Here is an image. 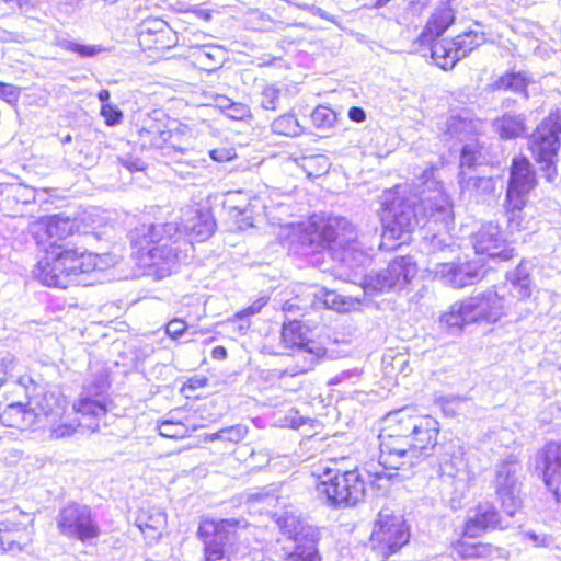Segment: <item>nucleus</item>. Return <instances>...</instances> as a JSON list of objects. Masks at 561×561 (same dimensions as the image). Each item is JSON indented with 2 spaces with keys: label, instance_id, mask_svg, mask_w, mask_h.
Here are the masks:
<instances>
[{
  "label": "nucleus",
  "instance_id": "nucleus-8",
  "mask_svg": "<svg viewBox=\"0 0 561 561\" xmlns=\"http://www.w3.org/2000/svg\"><path fill=\"white\" fill-rule=\"evenodd\" d=\"M245 526L247 523L238 518L203 519L198 535L205 543V561H237V557L231 553V545L236 529Z\"/></svg>",
  "mask_w": 561,
  "mask_h": 561
},
{
  "label": "nucleus",
  "instance_id": "nucleus-48",
  "mask_svg": "<svg viewBox=\"0 0 561 561\" xmlns=\"http://www.w3.org/2000/svg\"><path fill=\"white\" fill-rule=\"evenodd\" d=\"M480 156L477 144L471 141L463 145L460 156V171H465V168H471Z\"/></svg>",
  "mask_w": 561,
  "mask_h": 561
},
{
  "label": "nucleus",
  "instance_id": "nucleus-11",
  "mask_svg": "<svg viewBox=\"0 0 561 561\" xmlns=\"http://www.w3.org/2000/svg\"><path fill=\"white\" fill-rule=\"evenodd\" d=\"M56 523L62 536L84 543H91L101 535V529L87 505L69 503L58 513Z\"/></svg>",
  "mask_w": 561,
  "mask_h": 561
},
{
  "label": "nucleus",
  "instance_id": "nucleus-30",
  "mask_svg": "<svg viewBox=\"0 0 561 561\" xmlns=\"http://www.w3.org/2000/svg\"><path fill=\"white\" fill-rule=\"evenodd\" d=\"M168 128L162 122L146 119L138 130L139 142L142 148L157 149L162 152Z\"/></svg>",
  "mask_w": 561,
  "mask_h": 561
},
{
  "label": "nucleus",
  "instance_id": "nucleus-3",
  "mask_svg": "<svg viewBox=\"0 0 561 561\" xmlns=\"http://www.w3.org/2000/svg\"><path fill=\"white\" fill-rule=\"evenodd\" d=\"M280 228V237L291 242L314 249L328 247L333 259L351 270L369 262V255L359 247L354 226L346 218L312 219L308 226L289 222Z\"/></svg>",
  "mask_w": 561,
  "mask_h": 561
},
{
  "label": "nucleus",
  "instance_id": "nucleus-64",
  "mask_svg": "<svg viewBox=\"0 0 561 561\" xmlns=\"http://www.w3.org/2000/svg\"><path fill=\"white\" fill-rule=\"evenodd\" d=\"M211 356L215 359H225L227 357V351L224 346H216L211 352Z\"/></svg>",
  "mask_w": 561,
  "mask_h": 561
},
{
  "label": "nucleus",
  "instance_id": "nucleus-6",
  "mask_svg": "<svg viewBox=\"0 0 561 561\" xmlns=\"http://www.w3.org/2000/svg\"><path fill=\"white\" fill-rule=\"evenodd\" d=\"M313 476L318 496L330 506H352L365 496V482L357 470L342 472L320 466Z\"/></svg>",
  "mask_w": 561,
  "mask_h": 561
},
{
  "label": "nucleus",
  "instance_id": "nucleus-44",
  "mask_svg": "<svg viewBox=\"0 0 561 561\" xmlns=\"http://www.w3.org/2000/svg\"><path fill=\"white\" fill-rule=\"evenodd\" d=\"M311 122L319 129H329L334 126L336 115L330 107L318 106L311 113Z\"/></svg>",
  "mask_w": 561,
  "mask_h": 561
},
{
  "label": "nucleus",
  "instance_id": "nucleus-1",
  "mask_svg": "<svg viewBox=\"0 0 561 561\" xmlns=\"http://www.w3.org/2000/svg\"><path fill=\"white\" fill-rule=\"evenodd\" d=\"M215 231V220L206 209L186 207L182 209L179 224L140 225L130 239L144 266H158L169 273L183 251L192 248V242L207 240Z\"/></svg>",
  "mask_w": 561,
  "mask_h": 561
},
{
  "label": "nucleus",
  "instance_id": "nucleus-10",
  "mask_svg": "<svg viewBox=\"0 0 561 561\" xmlns=\"http://www.w3.org/2000/svg\"><path fill=\"white\" fill-rule=\"evenodd\" d=\"M410 540V529L400 514L382 508L375 520L370 534V546L379 554L388 557L397 553Z\"/></svg>",
  "mask_w": 561,
  "mask_h": 561
},
{
  "label": "nucleus",
  "instance_id": "nucleus-39",
  "mask_svg": "<svg viewBox=\"0 0 561 561\" xmlns=\"http://www.w3.org/2000/svg\"><path fill=\"white\" fill-rule=\"evenodd\" d=\"M463 305V300L453 304L449 310L440 317V323L453 332L461 331L466 324H470Z\"/></svg>",
  "mask_w": 561,
  "mask_h": 561
},
{
  "label": "nucleus",
  "instance_id": "nucleus-47",
  "mask_svg": "<svg viewBox=\"0 0 561 561\" xmlns=\"http://www.w3.org/2000/svg\"><path fill=\"white\" fill-rule=\"evenodd\" d=\"M504 207L507 216V227L511 231H522L528 228L523 216L524 208L511 206L508 199H505Z\"/></svg>",
  "mask_w": 561,
  "mask_h": 561
},
{
  "label": "nucleus",
  "instance_id": "nucleus-55",
  "mask_svg": "<svg viewBox=\"0 0 561 561\" xmlns=\"http://www.w3.org/2000/svg\"><path fill=\"white\" fill-rule=\"evenodd\" d=\"M265 305H266L265 298H261V299L256 300L250 307L238 312L233 319L229 320V323L234 324L237 319L242 320L245 317H250V316H254V314L259 313Z\"/></svg>",
  "mask_w": 561,
  "mask_h": 561
},
{
  "label": "nucleus",
  "instance_id": "nucleus-19",
  "mask_svg": "<svg viewBox=\"0 0 561 561\" xmlns=\"http://www.w3.org/2000/svg\"><path fill=\"white\" fill-rule=\"evenodd\" d=\"M426 271L434 279L455 288L472 285L483 277L482 267L477 262L436 263Z\"/></svg>",
  "mask_w": 561,
  "mask_h": 561
},
{
  "label": "nucleus",
  "instance_id": "nucleus-40",
  "mask_svg": "<svg viewBox=\"0 0 561 561\" xmlns=\"http://www.w3.org/2000/svg\"><path fill=\"white\" fill-rule=\"evenodd\" d=\"M460 185L462 190L476 191L479 194H491L494 188V180L491 176H466L465 171H460Z\"/></svg>",
  "mask_w": 561,
  "mask_h": 561
},
{
  "label": "nucleus",
  "instance_id": "nucleus-36",
  "mask_svg": "<svg viewBox=\"0 0 561 561\" xmlns=\"http://www.w3.org/2000/svg\"><path fill=\"white\" fill-rule=\"evenodd\" d=\"M312 341L313 340H310L307 336V330L300 322L290 321L288 323H284L282 329V342L285 347L297 351L298 347H302Z\"/></svg>",
  "mask_w": 561,
  "mask_h": 561
},
{
  "label": "nucleus",
  "instance_id": "nucleus-2",
  "mask_svg": "<svg viewBox=\"0 0 561 561\" xmlns=\"http://www.w3.org/2000/svg\"><path fill=\"white\" fill-rule=\"evenodd\" d=\"M439 423L412 409L393 412L380 434L379 465L383 469L409 470L431 456L437 445Z\"/></svg>",
  "mask_w": 561,
  "mask_h": 561
},
{
  "label": "nucleus",
  "instance_id": "nucleus-15",
  "mask_svg": "<svg viewBox=\"0 0 561 561\" xmlns=\"http://www.w3.org/2000/svg\"><path fill=\"white\" fill-rule=\"evenodd\" d=\"M69 259L64 254V245L53 242L35 266L34 276L45 286L66 288L70 285L66 267Z\"/></svg>",
  "mask_w": 561,
  "mask_h": 561
},
{
  "label": "nucleus",
  "instance_id": "nucleus-62",
  "mask_svg": "<svg viewBox=\"0 0 561 561\" xmlns=\"http://www.w3.org/2000/svg\"><path fill=\"white\" fill-rule=\"evenodd\" d=\"M121 162L130 172L142 170V162L140 160L124 159Z\"/></svg>",
  "mask_w": 561,
  "mask_h": 561
},
{
  "label": "nucleus",
  "instance_id": "nucleus-63",
  "mask_svg": "<svg viewBox=\"0 0 561 561\" xmlns=\"http://www.w3.org/2000/svg\"><path fill=\"white\" fill-rule=\"evenodd\" d=\"M215 102H216V105L225 113L229 110L230 105L233 103V101H231L229 98H227L225 95H217V98L215 99Z\"/></svg>",
  "mask_w": 561,
  "mask_h": 561
},
{
  "label": "nucleus",
  "instance_id": "nucleus-61",
  "mask_svg": "<svg viewBox=\"0 0 561 561\" xmlns=\"http://www.w3.org/2000/svg\"><path fill=\"white\" fill-rule=\"evenodd\" d=\"M348 118L355 123H363L366 119V113L362 107L353 106L348 110Z\"/></svg>",
  "mask_w": 561,
  "mask_h": 561
},
{
  "label": "nucleus",
  "instance_id": "nucleus-14",
  "mask_svg": "<svg viewBox=\"0 0 561 561\" xmlns=\"http://www.w3.org/2000/svg\"><path fill=\"white\" fill-rule=\"evenodd\" d=\"M483 42L482 34L470 31L453 39L434 42L431 47L432 58L442 69H451L460 59L467 57Z\"/></svg>",
  "mask_w": 561,
  "mask_h": 561
},
{
  "label": "nucleus",
  "instance_id": "nucleus-33",
  "mask_svg": "<svg viewBox=\"0 0 561 561\" xmlns=\"http://www.w3.org/2000/svg\"><path fill=\"white\" fill-rule=\"evenodd\" d=\"M313 295L322 300L327 308L337 312H348L356 309L359 304V299L357 298L341 296L336 291L323 287L317 288Z\"/></svg>",
  "mask_w": 561,
  "mask_h": 561
},
{
  "label": "nucleus",
  "instance_id": "nucleus-22",
  "mask_svg": "<svg viewBox=\"0 0 561 561\" xmlns=\"http://www.w3.org/2000/svg\"><path fill=\"white\" fill-rule=\"evenodd\" d=\"M64 254L71 256L67 260V274H70V285L79 283V275L90 273L95 270H106L116 264L117 259L110 254H96L92 252H78L76 249L64 247Z\"/></svg>",
  "mask_w": 561,
  "mask_h": 561
},
{
  "label": "nucleus",
  "instance_id": "nucleus-59",
  "mask_svg": "<svg viewBox=\"0 0 561 561\" xmlns=\"http://www.w3.org/2000/svg\"><path fill=\"white\" fill-rule=\"evenodd\" d=\"M249 107L243 103L237 102H233L229 110L226 112V115L232 119H243L244 117L249 116Z\"/></svg>",
  "mask_w": 561,
  "mask_h": 561
},
{
  "label": "nucleus",
  "instance_id": "nucleus-5",
  "mask_svg": "<svg viewBox=\"0 0 561 561\" xmlns=\"http://www.w3.org/2000/svg\"><path fill=\"white\" fill-rule=\"evenodd\" d=\"M417 186H422L419 196L409 203H394L391 209L392 219L387 224V233L392 238L401 239L404 233L412 231L420 222V218H433L446 227L453 220V210L449 197L442 184L434 178V169L426 168L417 179Z\"/></svg>",
  "mask_w": 561,
  "mask_h": 561
},
{
  "label": "nucleus",
  "instance_id": "nucleus-26",
  "mask_svg": "<svg viewBox=\"0 0 561 561\" xmlns=\"http://www.w3.org/2000/svg\"><path fill=\"white\" fill-rule=\"evenodd\" d=\"M536 469L541 471L546 486L561 484V443L550 442L537 453Z\"/></svg>",
  "mask_w": 561,
  "mask_h": 561
},
{
  "label": "nucleus",
  "instance_id": "nucleus-21",
  "mask_svg": "<svg viewBox=\"0 0 561 561\" xmlns=\"http://www.w3.org/2000/svg\"><path fill=\"white\" fill-rule=\"evenodd\" d=\"M224 205L230 215L239 221L241 229L253 227L254 221L261 215L270 217L267 207L262 204L260 198H250L248 194L241 191L229 192L226 195Z\"/></svg>",
  "mask_w": 561,
  "mask_h": 561
},
{
  "label": "nucleus",
  "instance_id": "nucleus-20",
  "mask_svg": "<svg viewBox=\"0 0 561 561\" xmlns=\"http://www.w3.org/2000/svg\"><path fill=\"white\" fill-rule=\"evenodd\" d=\"M179 37L170 25L161 19H147L138 32V42L144 50L164 53L178 44Z\"/></svg>",
  "mask_w": 561,
  "mask_h": 561
},
{
  "label": "nucleus",
  "instance_id": "nucleus-52",
  "mask_svg": "<svg viewBox=\"0 0 561 561\" xmlns=\"http://www.w3.org/2000/svg\"><path fill=\"white\" fill-rule=\"evenodd\" d=\"M16 366V360L13 355H5L0 359V388L5 382L7 378L13 376V370Z\"/></svg>",
  "mask_w": 561,
  "mask_h": 561
},
{
  "label": "nucleus",
  "instance_id": "nucleus-37",
  "mask_svg": "<svg viewBox=\"0 0 561 561\" xmlns=\"http://www.w3.org/2000/svg\"><path fill=\"white\" fill-rule=\"evenodd\" d=\"M524 117L505 114L501 118L494 121V128L502 138H515L525 131Z\"/></svg>",
  "mask_w": 561,
  "mask_h": 561
},
{
  "label": "nucleus",
  "instance_id": "nucleus-25",
  "mask_svg": "<svg viewBox=\"0 0 561 561\" xmlns=\"http://www.w3.org/2000/svg\"><path fill=\"white\" fill-rule=\"evenodd\" d=\"M75 220L61 215H51L42 217L32 224V231L38 241H50V243L58 240L66 239L75 233L77 230Z\"/></svg>",
  "mask_w": 561,
  "mask_h": 561
},
{
  "label": "nucleus",
  "instance_id": "nucleus-58",
  "mask_svg": "<svg viewBox=\"0 0 561 561\" xmlns=\"http://www.w3.org/2000/svg\"><path fill=\"white\" fill-rule=\"evenodd\" d=\"M209 156L217 162H226L233 160L237 154L232 148H216L209 152Z\"/></svg>",
  "mask_w": 561,
  "mask_h": 561
},
{
  "label": "nucleus",
  "instance_id": "nucleus-27",
  "mask_svg": "<svg viewBox=\"0 0 561 561\" xmlns=\"http://www.w3.org/2000/svg\"><path fill=\"white\" fill-rule=\"evenodd\" d=\"M33 407L26 409L22 403H11L0 410V421L4 426L22 431L38 430L39 415L36 409V398Z\"/></svg>",
  "mask_w": 561,
  "mask_h": 561
},
{
  "label": "nucleus",
  "instance_id": "nucleus-50",
  "mask_svg": "<svg viewBox=\"0 0 561 561\" xmlns=\"http://www.w3.org/2000/svg\"><path fill=\"white\" fill-rule=\"evenodd\" d=\"M101 115L104 117L107 126H116L123 119V112L111 103L102 104Z\"/></svg>",
  "mask_w": 561,
  "mask_h": 561
},
{
  "label": "nucleus",
  "instance_id": "nucleus-43",
  "mask_svg": "<svg viewBox=\"0 0 561 561\" xmlns=\"http://www.w3.org/2000/svg\"><path fill=\"white\" fill-rule=\"evenodd\" d=\"M510 280L512 283V291L516 297L525 299L530 296V280L528 275L524 273L522 266H519L517 271L510 276Z\"/></svg>",
  "mask_w": 561,
  "mask_h": 561
},
{
  "label": "nucleus",
  "instance_id": "nucleus-17",
  "mask_svg": "<svg viewBox=\"0 0 561 561\" xmlns=\"http://www.w3.org/2000/svg\"><path fill=\"white\" fill-rule=\"evenodd\" d=\"M463 310L470 324H492L505 313L504 298L493 290L463 299Z\"/></svg>",
  "mask_w": 561,
  "mask_h": 561
},
{
  "label": "nucleus",
  "instance_id": "nucleus-31",
  "mask_svg": "<svg viewBox=\"0 0 561 561\" xmlns=\"http://www.w3.org/2000/svg\"><path fill=\"white\" fill-rule=\"evenodd\" d=\"M454 22V14L450 9L442 8L436 10L427 22L424 31L421 33L419 41L422 44H430L440 36L448 26Z\"/></svg>",
  "mask_w": 561,
  "mask_h": 561
},
{
  "label": "nucleus",
  "instance_id": "nucleus-57",
  "mask_svg": "<svg viewBox=\"0 0 561 561\" xmlns=\"http://www.w3.org/2000/svg\"><path fill=\"white\" fill-rule=\"evenodd\" d=\"M187 330L186 323L181 319L171 320L165 328L167 334L171 339H178L183 335V333Z\"/></svg>",
  "mask_w": 561,
  "mask_h": 561
},
{
  "label": "nucleus",
  "instance_id": "nucleus-24",
  "mask_svg": "<svg viewBox=\"0 0 561 561\" xmlns=\"http://www.w3.org/2000/svg\"><path fill=\"white\" fill-rule=\"evenodd\" d=\"M500 514L494 504L489 501L480 502L468 511L462 534L468 538L481 537L488 530L500 526Z\"/></svg>",
  "mask_w": 561,
  "mask_h": 561
},
{
  "label": "nucleus",
  "instance_id": "nucleus-32",
  "mask_svg": "<svg viewBox=\"0 0 561 561\" xmlns=\"http://www.w3.org/2000/svg\"><path fill=\"white\" fill-rule=\"evenodd\" d=\"M325 354L327 350L317 341L298 347L293 354L297 363L295 374H304L311 370Z\"/></svg>",
  "mask_w": 561,
  "mask_h": 561
},
{
  "label": "nucleus",
  "instance_id": "nucleus-13",
  "mask_svg": "<svg viewBox=\"0 0 561 561\" xmlns=\"http://www.w3.org/2000/svg\"><path fill=\"white\" fill-rule=\"evenodd\" d=\"M415 263L409 256L394 259L379 273L365 276L362 287L365 294L375 295L390 289H400L416 275Z\"/></svg>",
  "mask_w": 561,
  "mask_h": 561
},
{
  "label": "nucleus",
  "instance_id": "nucleus-34",
  "mask_svg": "<svg viewBox=\"0 0 561 561\" xmlns=\"http://www.w3.org/2000/svg\"><path fill=\"white\" fill-rule=\"evenodd\" d=\"M381 366L385 375L389 377L407 376L409 371V356L407 353L398 350H387L382 355Z\"/></svg>",
  "mask_w": 561,
  "mask_h": 561
},
{
  "label": "nucleus",
  "instance_id": "nucleus-29",
  "mask_svg": "<svg viewBox=\"0 0 561 561\" xmlns=\"http://www.w3.org/2000/svg\"><path fill=\"white\" fill-rule=\"evenodd\" d=\"M136 524L149 541H156L167 527V515L158 507H150L138 514Z\"/></svg>",
  "mask_w": 561,
  "mask_h": 561
},
{
  "label": "nucleus",
  "instance_id": "nucleus-7",
  "mask_svg": "<svg viewBox=\"0 0 561 561\" xmlns=\"http://www.w3.org/2000/svg\"><path fill=\"white\" fill-rule=\"evenodd\" d=\"M282 537L277 539L285 561H320L314 530L294 515L278 519Z\"/></svg>",
  "mask_w": 561,
  "mask_h": 561
},
{
  "label": "nucleus",
  "instance_id": "nucleus-38",
  "mask_svg": "<svg viewBox=\"0 0 561 561\" xmlns=\"http://www.w3.org/2000/svg\"><path fill=\"white\" fill-rule=\"evenodd\" d=\"M159 434L167 438L172 439H182L184 437L190 436L193 432L197 430V426L191 424L188 421H176L173 419H168L162 421L159 426Z\"/></svg>",
  "mask_w": 561,
  "mask_h": 561
},
{
  "label": "nucleus",
  "instance_id": "nucleus-42",
  "mask_svg": "<svg viewBox=\"0 0 561 561\" xmlns=\"http://www.w3.org/2000/svg\"><path fill=\"white\" fill-rule=\"evenodd\" d=\"M497 90H512L514 92H524L527 87L526 78L520 73L508 72L500 77L493 84Z\"/></svg>",
  "mask_w": 561,
  "mask_h": 561
},
{
  "label": "nucleus",
  "instance_id": "nucleus-18",
  "mask_svg": "<svg viewBox=\"0 0 561 561\" xmlns=\"http://www.w3.org/2000/svg\"><path fill=\"white\" fill-rule=\"evenodd\" d=\"M439 474L444 481H448L456 494L463 496L476 482V473L469 467L461 450L445 455L439 463Z\"/></svg>",
  "mask_w": 561,
  "mask_h": 561
},
{
  "label": "nucleus",
  "instance_id": "nucleus-41",
  "mask_svg": "<svg viewBox=\"0 0 561 561\" xmlns=\"http://www.w3.org/2000/svg\"><path fill=\"white\" fill-rule=\"evenodd\" d=\"M271 127L275 134L288 137H296L302 133V127L300 126L298 119L290 114H285L277 117L272 123Z\"/></svg>",
  "mask_w": 561,
  "mask_h": 561
},
{
  "label": "nucleus",
  "instance_id": "nucleus-56",
  "mask_svg": "<svg viewBox=\"0 0 561 561\" xmlns=\"http://www.w3.org/2000/svg\"><path fill=\"white\" fill-rule=\"evenodd\" d=\"M424 247L430 252H439L445 251L446 249H450L451 244L447 243L446 239L439 234H433L428 241L424 242Z\"/></svg>",
  "mask_w": 561,
  "mask_h": 561
},
{
  "label": "nucleus",
  "instance_id": "nucleus-46",
  "mask_svg": "<svg viewBox=\"0 0 561 561\" xmlns=\"http://www.w3.org/2000/svg\"><path fill=\"white\" fill-rule=\"evenodd\" d=\"M59 45L62 49L76 53L80 57H93L105 50L101 45H83L68 39L61 41Z\"/></svg>",
  "mask_w": 561,
  "mask_h": 561
},
{
  "label": "nucleus",
  "instance_id": "nucleus-9",
  "mask_svg": "<svg viewBox=\"0 0 561 561\" xmlns=\"http://www.w3.org/2000/svg\"><path fill=\"white\" fill-rule=\"evenodd\" d=\"M561 135V107L551 113L535 130L529 148L534 158L546 171L548 181H553L557 171L554 161L560 147Z\"/></svg>",
  "mask_w": 561,
  "mask_h": 561
},
{
  "label": "nucleus",
  "instance_id": "nucleus-35",
  "mask_svg": "<svg viewBox=\"0 0 561 561\" xmlns=\"http://www.w3.org/2000/svg\"><path fill=\"white\" fill-rule=\"evenodd\" d=\"M454 550L462 559L490 558L497 552V549L490 543L469 542L466 539H459L454 545Z\"/></svg>",
  "mask_w": 561,
  "mask_h": 561
},
{
  "label": "nucleus",
  "instance_id": "nucleus-12",
  "mask_svg": "<svg viewBox=\"0 0 561 561\" xmlns=\"http://www.w3.org/2000/svg\"><path fill=\"white\" fill-rule=\"evenodd\" d=\"M522 465L516 456L508 455L494 469V489L504 512L513 516L522 507L518 474Z\"/></svg>",
  "mask_w": 561,
  "mask_h": 561
},
{
  "label": "nucleus",
  "instance_id": "nucleus-49",
  "mask_svg": "<svg viewBox=\"0 0 561 561\" xmlns=\"http://www.w3.org/2000/svg\"><path fill=\"white\" fill-rule=\"evenodd\" d=\"M471 123L460 117H451L448 122V134L462 140V135L469 133Z\"/></svg>",
  "mask_w": 561,
  "mask_h": 561
},
{
  "label": "nucleus",
  "instance_id": "nucleus-51",
  "mask_svg": "<svg viewBox=\"0 0 561 561\" xmlns=\"http://www.w3.org/2000/svg\"><path fill=\"white\" fill-rule=\"evenodd\" d=\"M279 99V90L274 85H267L262 91L261 104L265 110H276Z\"/></svg>",
  "mask_w": 561,
  "mask_h": 561
},
{
  "label": "nucleus",
  "instance_id": "nucleus-4",
  "mask_svg": "<svg viewBox=\"0 0 561 561\" xmlns=\"http://www.w3.org/2000/svg\"><path fill=\"white\" fill-rule=\"evenodd\" d=\"M106 398L102 393L92 397L84 391L79 401L69 409L66 397L59 390L45 391L36 397L38 430L47 431L55 439L73 435L80 426L95 432L99 430L100 419L106 413Z\"/></svg>",
  "mask_w": 561,
  "mask_h": 561
},
{
  "label": "nucleus",
  "instance_id": "nucleus-53",
  "mask_svg": "<svg viewBox=\"0 0 561 561\" xmlns=\"http://www.w3.org/2000/svg\"><path fill=\"white\" fill-rule=\"evenodd\" d=\"M247 433L248 430L243 425H234L228 428H224V440L239 443L245 437Z\"/></svg>",
  "mask_w": 561,
  "mask_h": 561
},
{
  "label": "nucleus",
  "instance_id": "nucleus-60",
  "mask_svg": "<svg viewBox=\"0 0 561 561\" xmlns=\"http://www.w3.org/2000/svg\"><path fill=\"white\" fill-rule=\"evenodd\" d=\"M362 375V370L354 368L352 370H345L342 371L340 375H337L334 379L335 383H341L351 379H358Z\"/></svg>",
  "mask_w": 561,
  "mask_h": 561
},
{
  "label": "nucleus",
  "instance_id": "nucleus-28",
  "mask_svg": "<svg viewBox=\"0 0 561 561\" xmlns=\"http://www.w3.org/2000/svg\"><path fill=\"white\" fill-rule=\"evenodd\" d=\"M162 150V156L176 162H188L185 156H188L194 148V138L186 126L175 129L168 128V136Z\"/></svg>",
  "mask_w": 561,
  "mask_h": 561
},
{
  "label": "nucleus",
  "instance_id": "nucleus-54",
  "mask_svg": "<svg viewBox=\"0 0 561 561\" xmlns=\"http://www.w3.org/2000/svg\"><path fill=\"white\" fill-rule=\"evenodd\" d=\"M0 98L7 103L14 104L20 98V89L15 85L0 82Z\"/></svg>",
  "mask_w": 561,
  "mask_h": 561
},
{
  "label": "nucleus",
  "instance_id": "nucleus-23",
  "mask_svg": "<svg viewBox=\"0 0 561 561\" xmlns=\"http://www.w3.org/2000/svg\"><path fill=\"white\" fill-rule=\"evenodd\" d=\"M473 247L477 253L486 254L507 261L514 256V249L506 244L500 227L489 222L483 225L473 237Z\"/></svg>",
  "mask_w": 561,
  "mask_h": 561
},
{
  "label": "nucleus",
  "instance_id": "nucleus-45",
  "mask_svg": "<svg viewBox=\"0 0 561 561\" xmlns=\"http://www.w3.org/2000/svg\"><path fill=\"white\" fill-rule=\"evenodd\" d=\"M224 51L216 46L199 47L196 53L197 61L203 66L216 67L221 64Z\"/></svg>",
  "mask_w": 561,
  "mask_h": 561
},
{
  "label": "nucleus",
  "instance_id": "nucleus-16",
  "mask_svg": "<svg viewBox=\"0 0 561 561\" xmlns=\"http://www.w3.org/2000/svg\"><path fill=\"white\" fill-rule=\"evenodd\" d=\"M536 174L526 158L513 160L505 199L516 208L526 206L529 193L536 187Z\"/></svg>",
  "mask_w": 561,
  "mask_h": 561
}]
</instances>
